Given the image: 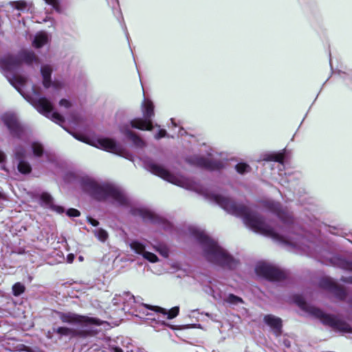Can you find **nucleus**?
Segmentation results:
<instances>
[{"mask_svg": "<svg viewBox=\"0 0 352 352\" xmlns=\"http://www.w3.org/2000/svg\"><path fill=\"white\" fill-rule=\"evenodd\" d=\"M143 164L144 167L153 174L177 186L196 191L203 195L210 201L219 206L228 213L242 218L245 226L252 231L270 236L289 246L297 253L316 257L325 265L352 271V263L344 259L340 256L322 251L316 245V239L310 240L294 233L293 231L296 226L294 224L292 214L286 208H283L278 202L272 200L264 202V206L276 214L283 224V228H274L267 223L258 213L245 204L237 203L221 193L205 188L190 179L176 176L163 166L155 163L151 159H144ZM347 278L352 283V276Z\"/></svg>", "mask_w": 352, "mask_h": 352, "instance_id": "obj_1", "label": "nucleus"}, {"mask_svg": "<svg viewBox=\"0 0 352 352\" xmlns=\"http://www.w3.org/2000/svg\"><path fill=\"white\" fill-rule=\"evenodd\" d=\"M22 63L32 65L38 63V58L36 54L29 50H23L17 55L8 54L0 58V67L3 75L14 87L17 91L41 114L50 118L54 122L62 125L64 122L63 117L56 111H53L52 102L45 97H41L39 93L32 89L31 96L24 95L22 92L27 82L25 77L19 74Z\"/></svg>", "mask_w": 352, "mask_h": 352, "instance_id": "obj_2", "label": "nucleus"}, {"mask_svg": "<svg viewBox=\"0 0 352 352\" xmlns=\"http://www.w3.org/2000/svg\"><path fill=\"white\" fill-rule=\"evenodd\" d=\"M83 192L99 201H108L114 206L127 209L131 214L140 217L145 222L157 223L159 218L151 210L142 208L122 188L105 182L83 177L79 181Z\"/></svg>", "mask_w": 352, "mask_h": 352, "instance_id": "obj_3", "label": "nucleus"}, {"mask_svg": "<svg viewBox=\"0 0 352 352\" xmlns=\"http://www.w3.org/2000/svg\"><path fill=\"white\" fill-rule=\"evenodd\" d=\"M189 230L199 243L201 254L207 261L226 270H234L237 267L239 261L205 232L195 227H190Z\"/></svg>", "mask_w": 352, "mask_h": 352, "instance_id": "obj_4", "label": "nucleus"}, {"mask_svg": "<svg viewBox=\"0 0 352 352\" xmlns=\"http://www.w3.org/2000/svg\"><path fill=\"white\" fill-rule=\"evenodd\" d=\"M142 111L144 119L135 118L132 120L129 124L122 125L120 128V132L130 141L133 145L139 148H142L146 146L145 142L138 135L133 133L131 128L140 130L151 131L153 128L152 118L154 116V105L152 101L144 98L142 103Z\"/></svg>", "mask_w": 352, "mask_h": 352, "instance_id": "obj_5", "label": "nucleus"}, {"mask_svg": "<svg viewBox=\"0 0 352 352\" xmlns=\"http://www.w3.org/2000/svg\"><path fill=\"white\" fill-rule=\"evenodd\" d=\"M294 300L302 309L306 311L315 318L320 319L324 324L331 327L335 331L345 333L351 331V327L348 323L331 315L324 313L317 307L308 305L302 296H296Z\"/></svg>", "mask_w": 352, "mask_h": 352, "instance_id": "obj_6", "label": "nucleus"}, {"mask_svg": "<svg viewBox=\"0 0 352 352\" xmlns=\"http://www.w3.org/2000/svg\"><path fill=\"white\" fill-rule=\"evenodd\" d=\"M57 314L62 322L76 326H99L103 323V321L98 318L80 316L73 312H57Z\"/></svg>", "mask_w": 352, "mask_h": 352, "instance_id": "obj_7", "label": "nucleus"}, {"mask_svg": "<svg viewBox=\"0 0 352 352\" xmlns=\"http://www.w3.org/2000/svg\"><path fill=\"white\" fill-rule=\"evenodd\" d=\"M2 120L8 127L10 133L19 140L28 138V130L25 126L21 124L16 116L14 113H7L2 116Z\"/></svg>", "mask_w": 352, "mask_h": 352, "instance_id": "obj_8", "label": "nucleus"}, {"mask_svg": "<svg viewBox=\"0 0 352 352\" xmlns=\"http://www.w3.org/2000/svg\"><path fill=\"white\" fill-rule=\"evenodd\" d=\"M255 272L258 276L271 281H279L286 278V274L283 271L267 263H258Z\"/></svg>", "mask_w": 352, "mask_h": 352, "instance_id": "obj_9", "label": "nucleus"}, {"mask_svg": "<svg viewBox=\"0 0 352 352\" xmlns=\"http://www.w3.org/2000/svg\"><path fill=\"white\" fill-rule=\"evenodd\" d=\"M75 138L82 142L87 141L85 139L81 138L80 136L74 135ZM88 144L106 151L115 153L121 154L122 152V146L117 144L115 140L110 138H102L87 142Z\"/></svg>", "mask_w": 352, "mask_h": 352, "instance_id": "obj_10", "label": "nucleus"}, {"mask_svg": "<svg viewBox=\"0 0 352 352\" xmlns=\"http://www.w3.org/2000/svg\"><path fill=\"white\" fill-rule=\"evenodd\" d=\"M14 159L17 161V169L19 173L27 175L31 173L32 166L25 160L28 152L25 148L22 145H17L13 151Z\"/></svg>", "mask_w": 352, "mask_h": 352, "instance_id": "obj_11", "label": "nucleus"}, {"mask_svg": "<svg viewBox=\"0 0 352 352\" xmlns=\"http://www.w3.org/2000/svg\"><path fill=\"white\" fill-rule=\"evenodd\" d=\"M186 160L188 163L192 165L211 170H219L224 166V163L223 161L208 160L198 155L188 157Z\"/></svg>", "mask_w": 352, "mask_h": 352, "instance_id": "obj_12", "label": "nucleus"}, {"mask_svg": "<svg viewBox=\"0 0 352 352\" xmlns=\"http://www.w3.org/2000/svg\"><path fill=\"white\" fill-rule=\"evenodd\" d=\"M320 287L333 293L340 300L345 298L346 291L340 287L332 278L326 277L320 280Z\"/></svg>", "mask_w": 352, "mask_h": 352, "instance_id": "obj_13", "label": "nucleus"}, {"mask_svg": "<svg viewBox=\"0 0 352 352\" xmlns=\"http://www.w3.org/2000/svg\"><path fill=\"white\" fill-rule=\"evenodd\" d=\"M35 198L43 207L50 208L58 214H63L65 212V209L63 206L54 204L53 197L47 192L38 193L35 195Z\"/></svg>", "mask_w": 352, "mask_h": 352, "instance_id": "obj_14", "label": "nucleus"}, {"mask_svg": "<svg viewBox=\"0 0 352 352\" xmlns=\"http://www.w3.org/2000/svg\"><path fill=\"white\" fill-rule=\"evenodd\" d=\"M129 245L132 250L136 254L142 255L143 258L151 263H156L158 261L157 256L150 252L146 251L145 245L137 240H132L129 242Z\"/></svg>", "mask_w": 352, "mask_h": 352, "instance_id": "obj_15", "label": "nucleus"}, {"mask_svg": "<svg viewBox=\"0 0 352 352\" xmlns=\"http://www.w3.org/2000/svg\"><path fill=\"white\" fill-rule=\"evenodd\" d=\"M52 333L58 334L60 337L65 336L69 338H75L78 336H85V333L83 331L66 327H53Z\"/></svg>", "mask_w": 352, "mask_h": 352, "instance_id": "obj_16", "label": "nucleus"}, {"mask_svg": "<svg viewBox=\"0 0 352 352\" xmlns=\"http://www.w3.org/2000/svg\"><path fill=\"white\" fill-rule=\"evenodd\" d=\"M203 289L206 294L212 296V298L217 301H223L226 294L221 291L217 284H214L211 281H209L208 284L204 285Z\"/></svg>", "mask_w": 352, "mask_h": 352, "instance_id": "obj_17", "label": "nucleus"}, {"mask_svg": "<svg viewBox=\"0 0 352 352\" xmlns=\"http://www.w3.org/2000/svg\"><path fill=\"white\" fill-rule=\"evenodd\" d=\"M264 322L272 329L276 336L281 334L282 320L280 318L272 314L266 315L264 317Z\"/></svg>", "mask_w": 352, "mask_h": 352, "instance_id": "obj_18", "label": "nucleus"}, {"mask_svg": "<svg viewBox=\"0 0 352 352\" xmlns=\"http://www.w3.org/2000/svg\"><path fill=\"white\" fill-rule=\"evenodd\" d=\"M144 307H146L148 309H153L155 310L157 314H162L163 317L166 319H172L175 317H176L179 314V307H175L170 309L168 311H167L166 309L158 307H151L148 305L144 304L143 305Z\"/></svg>", "mask_w": 352, "mask_h": 352, "instance_id": "obj_19", "label": "nucleus"}, {"mask_svg": "<svg viewBox=\"0 0 352 352\" xmlns=\"http://www.w3.org/2000/svg\"><path fill=\"white\" fill-rule=\"evenodd\" d=\"M49 35L45 32H39L35 34L32 41V45L35 48H40L48 43Z\"/></svg>", "mask_w": 352, "mask_h": 352, "instance_id": "obj_20", "label": "nucleus"}, {"mask_svg": "<svg viewBox=\"0 0 352 352\" xmlns=\"http://www.w3.org/2000/svg\"><path fill=\"white\" fill-rule=\"evenodd\" d=\"M52 72V67L48 65H43L41 68V72L43 77V84L44 87L46 88H48L51 86L52 82L50 80V77Z\"/></svg>", "mask_w": 352, "mask_h": 352, "instance_id": "obj_21", "label": "nucleus"}, {"mask_svg": "<svg viewBox=\"0 0 352 352\" xmlns=\"http://www.w3.org/2000/svg\"><path fill=\"white\" fill-rule=\"evenodd\" d=\"M124 307L123 309L126 310L127 307H133V304L140 303V298L135 297L133 295L130 294L129 292H125L123 294L122 296Z\"/></svg>", "mask_w": 352, "mask_h": 352, "instance_id": "obj_22", "label": "nucleus"}, {"mask_svg": "<svg viewBox=\"0 0 352 352\" xmlns=\"http://www.w3.org/2000/svg\"><path fill=\"white\" fill-rule=\"evenodd\" d=\"M223 301L232 306L239 305L244 302L241 297L232 294H226Z\"/></svg>", "mask_w": 352, "mask_h": 352, "instance_id": "obj_23", "label": "nucleus"}, {"mask_svg": "<svg viewBox=\"0 0 352 352\" xmlns=\"http://www.w3.org/2000/svg\"><path fill=\"white\" fill-rule=\"evenodd\" d=\"M12 7L18 10H30L32 8V2H26L25 1H13L11 3Z\"/></svg>", "mask_w": 352, "mask_h": 352, "instance_id": "obj_24", "label": "nucleus"}, {"mask_svg": "<svg viewBox=\"0 0 352 352\" xmlns=\"http://www.w3.org/2000/svg\"><path fill=\"white\" fill-rule=\"evenodd\" d=\"M31 148L34 157H40L44 153V148L42 144L38 142H33L31 144Z\"/></svg>", "mask_w": 352, "mask_h": 352, "instance_id": "obj_25", "label": "nucleus"}, {"mask_svg": "<svg viewBox=\"0 0 352 352\" xmlns=\"http://www.w3.org/2000/svg\"><path fill=\"white\" fill-rule=\"evenodd\" d=\"M235 169L239 174L243 175L250 172L251 168L246 163H239L235 166Z\"/></svg>", "mask_w": 352, "mask_h": 352, "instance_id": "obj_26", "label": "nucleus"}, {"mask_svg": "<svg viewBox=\"0 0 352 352\" xmlns=\"http://www.w3.org/2000/svg\"><path fill=\"white\" fill-rule=\"evenodd\" d=\"M95 236L101 241H105L108 238V233L106 230L102 228L96 229L94 231Z\"/></svg>", "mask_w": 352, "mask_h": 352, "instance_id": "obj_27", "label": "nucleus"}, {"mask_svg": "<svg viewBox=\"0 0 352 352\" xmlns=\"http://www.w3.org/2000/svg\"><path fill=\"white\" fill-rule=\"evenodd\" d=\"M25 291V287L21 283H16L12 286V293L14 296H18Z\"/></svg>", "mask_w": 352, "mask_h": 352, "instance_id": "obj_28", "label": "nucleus"}, {"mask_svg": "<svg viewBox=\"0 0 352 352\" xmlns=\"http://www.w3.org/2000/svg\"><path fill=\"white\" fill-rule=\"evenodd\" d=\"M47 4L52 6L58 12H60V3L63 0H44Z\"/></svg>", "mask_w": 352, "mask_h": 352, "instance_id": "obj_29", "label": "nucleus"}, {"mask_svg": "<svg viewBox=\"0 0 352 352\" xmlns=\"http://www.w3.org/2000/svg\"><path fill=\"white\" fill-rule=\"evenodd\" d=\"M155 250L164 257L167 258L169 254V250L166 245H160L155 247Z\"/></svg>", "mask_w": 352, "mask_h": 352, "instance_id": "obj_30", "label": "nucleus"}, {"mask_svg": "<svg viewBox=\"0 0 352 352\" xmlns=\"http://www.w3.org/2000/svg\"><path fill=\"white\" fill-rule=\"evenodd\" d=\"M270 160L279 162L280 165H283L284 155L282 154L274 155L270 157Z\"/></svg>", "mask_w": 352, "mask_h": 352, "instance_id": "obj_31", "label": "nucleus"}, {"mask_svg": "<svg viewBox=\"0 0 352 352\" xmlns=\"http://www.w3.org/2000/svg\"><path fill=\"white\" fill-rule=\"evenodd\" d=\"M67 215L70 217H79L80 214V212L79 210L75 208H69L66 212Z\"/></svg>", "mask_w": 352, "mask_h": 352, "instance_id": "obj_32", "label": "nucleus"}, {"mask_svg": "<svg viewBox=\"0 0 352 352\" xmlns=\"http://www.w3.org/2000/svg\"><path fill=\"white\" fill-rule=\"evenodd\" d=\"M166 135V131L164 129H160L157 133L155 135V138L159 140Z\"/></svg>", "mask_w": 352, "mask_h": 352, "instance_id": "obj_33", "label": "nucleus"}, {"mask_svg": "<svg viewBox=\"0 0 352 352\" xmlns=\"http://www.w3.org/2000/svg\"><path fill=\"white\" fill-rule=\"evenodd\" d=\"M109 349L110 352H123L122 349L118 346L109 345Z\"/></svg>", "mask_w": 352, "mask_h": 352, "instance_id": "obj_34", "label": "nucleus"}, {"mask_svg": "<svg viewBox=\"0 0 352 352\" xmlns=\"http://www.w3.org/2000/svg\"><path fill=\"white\" fill-rule=\"evenodd\" d=\"M59 104L61 107H65L66 108H68L70 106V102L68 100H65V99H62L60 101Z\"/></svg>", "mask_w": 352, "mask_h": 352, "instance_id": "obj_35", "label": "nucleus"}, {"mask_svg": "<svg viewBox=\"0 0 352 352\" xmlns=\"http://www.w3.org/2000/svg\"><path fill=\"white\" fill-rule=\"evenodd\" d=\"M88 222L91 224L93 226H97L99 224L98 221L94 219L91 217H88Z\"/></svg>", "mask_w": 352, "mask_h": 352, "instance_id": "obj_36", "label": "nucleus"}, {"mask_svg": "<svg viewBox=\"0 0 352 352\" xmlns=\"http://www.w3.org/2000/svg\"><path fill=\"white\" fill-rule=\"evenodd\" d=\"M6 154L2 151H0V164L3 163L6 161Z\"/></svg>", "mask_w": 352, "mask_h": 352, "instance_id": "obj_37", "label": "nucleus"}, {"mask_svg": "<svg viewBox=\"0 0 352 352\" xmlns=\"http://www.w3.org/2000/svg\"><path fill=\"white\" fill-rule=\"evenodd\" d=\"M74 258V256L72 254H69L67 256V262L68 263H72Z\"/></svg>", "mask_w": 352, "mask_h": 352, "instance_id": "obj_38", "label": "nucleus"}, {"mask_svg": "<svg viewBox=\"0 0 352 352\" xmlns=\"http://www.w3.org/2000/svg\"><path fill=\"white\" fill-rule=\"evenodd\" d=\"M126 352H145V351L143 349H138V350L136 351H135L133 350H128V351H126Z\"/></svg>", "mask_w": 352, "mask_h": 352, "instance_id": "obj_39", "label": "nucleus"}, {"mask_svg": "<svg viewBox=\"0 0 352 352\" xmlns=\"http://www.w3.org/2000/svg\"><path fill=\"white\" fill-rule=\"evenodd\" d=\"M113 304H114V305H118V304L119 303V302H118V300L116 298H114L113 299Z\"/></svg>", "mask_w": 352, "mask_h": 352, "instance_id": "obj_40", "label": "nucleus"}, {"mask_svg": "<svg viewBox=\"0 0 352 352\" xmlns=\"http://www.w3.org/2000/svg\"><path fill=\"white\" fill-rule=\"evenodd\" d=\"M51 333H52V332H51L50 331H49L47 332V337L48 338H52Z\"/></svg>", "mask_w": 352, "mask_h": 352, "instance_id": "obj_41", "label": "nucleus"}, {"mask_svg": "<svg viewBox=\"0 0 352 352\" xmlns=\"http://www.w3.org/2000/svg\"><path fill=\"white\" fill-rule=\"evenodd\" d=\"M170 120H171L172 124L175 126L176 124L175 123L174 120L172 118Z\"/></svg>", "mask_w": 352, "mask_h": 352, "instance_id": "obj_42", "label": "nucleus"}, {"mask_svg": "<svg viewBox=\"0 0 352 352\" xmlns=\"http://www.w3.org/2000/svg\"><path fill=\"white\" fill-rule=\"evenodd\" d=\"M1 168L2 170H6V167H5V166H4V165H2V166H1Z\"/></svg>", "mask_w": 352, "mask_h": 352, "instance_id": "obj_43", "label": "nucleus"}]
</instances>
